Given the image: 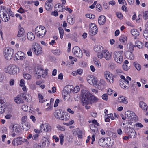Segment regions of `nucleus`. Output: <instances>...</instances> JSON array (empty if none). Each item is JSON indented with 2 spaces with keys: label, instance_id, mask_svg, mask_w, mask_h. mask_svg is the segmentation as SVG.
Here are the masks:
<instances>
[{
  "label": "nucleus",
  "instance_id": "obj_42",
  "mask_svg": "<svg viewBox=\"0 0 148 148\" xmlns=\"http://www.w3.org/2000/svg\"><path fill=\"white\" fill-rule=\"evenodd\" d=\"M39 101L40 103H42L45 101V99L44 98L43 96L40 94L38 95Z\"/></svg>",
  "mask_w": 148,
  "mask_h": 148
},
{
  "label": "nucleus",
  "instance_id": "obj_56",
  "mask_svg": "<svg viewBox=\"0 0 148 148\" xmlns=\"http://www.w3.org/2000/svg\"><path fill=\"white\" fill-rule=\"evenodd\" d=\"M39 136L38 134H35L33 136L32 139L33 140L38 141V137Z\"/></svg>",
  "mask_w": 148,
  "mask_h": 148
},
{
  "label": "nucleus",
  "instance_id": "obj_57",
  "mask_svg": "<svg viewBox=\"0 0 148 148\" xmlns=\"http://www.w3.org/2000/svg\"><path fill=\"white\" fill-rule=\"evenodd\" d=\"M21 108L22 110L24 111H26L28 110V107L27 105H23L22 106Z\"/></svg>",
  "mask_w": 148,
  "mask_h": 148
},
{
  "label": "nucleus",
  "instance_id": "obj_24",
  "mask_svg": "<svg viewBox=\"0 0 148 148\" xmlns=\"http://www.w3.org/2000/svg\"><path fill=\"white\" fill-rule=\"evenodd\" d=\"M5 100L4 98H0V113L2 114L4 112Z\"/></svg>",
  "mask_w": 148,
  "mask_h": 148
},
{
  "label": "nucleus",
  "instance_id": "obj_50",
  "mask_svg": "<svg viewBox=\"0 0 148 148\" xmlns=\"http://www.w3.org/2000/svg\"><path fill=\"white\" fill-rule=\"evenodd\" d=\"M143 35L144 38L148 40V30H145L143 32Z\"/></svg>",
  "mask_w": 148,
  "mask_h": 148
},
{
  "label": "nucleus",
  "instance_id": "obj_10",
  "mask_svg": "<svg viewBox=\"0 0 148 148\" xmlns=\"http://www.w3.org/2000/svg\"><path fill=\"white\" fill-rule=\"evenodd\" d=\"M73 54L76 57L81 58L82 56V53L80 48L77 46H75L73 49Z\"/></svg>",
  "mask_w": 148,
  "mask_h": 148
},
{
  "label": "nucleus",
  "instance_id": "obj_54",
  "mask_svg": "<svg viewBox=\"0 0 148 148\" xmlns=\"http://www.w3.org/2000/svg\"><path fill=\"white\" fill-rule=\"evenodd\" d=\"M67 21L71 25H73L74 23L73 18L71 17L68 18Z\"/></svg>",
  "mask_w": 148,
  "mask_h": 148
},
{
  "label": "nucleus",
  "instance_id": "obj_62",
  "mask_svg": "<svg viewBox=\"0 0 148 148\" xmlns=\"http://www.w3.org/2000/svg\"><path fill=\"white\" fill-rule=\"evenodd\" d=\"M77 72L78 74L81 75L82 74L83 71L82 69L80 68L77 70Z\"/></svg>",
  "mask_w": 148,
  "mask_h": 148
},
{
  "label": "nucleus",
  "instance_id": "obj_35",
  "mask_svg": "<svg viewBox=\"0 0 148 148\" xmlns=\"http://www.w3.org/2000/svg\"><path fill=\"white\" fill-rule=\"evenodd\" d=\"M64 89L67 91L68 93L73 92V86L72 85H67L64 87Z\"/></svg>",
  "mask_w": 148,
  "mask_h": 148
},
{
  "label": "nucleus",
  "instance_id": "obj_61",
  "mask_svg": "<svg viewBox=\"0 0 148 148\" xmlns=\"http://www.w3.org/2000/svg\"><path fill=\"white\" fill-rule=\"evenodd\" d=\"M116 15L117 17L120 19H122L123 18V15L121 13L117 12L116 13Z\"/></svg>",
  "mask_w": 148,
  "mask_h": 148
},
{
  "label": "nucleus",
  "instance_id": "obj_22",
  "mask_svg": "<svg viewBox=\"0 0 148 148\" xmlns=\"http://www.w3.org/2000/svg\"><path fill=\"white\" fill-rule=\"evenodd\" d=\"M127 130H128L127 132L130 138H133L136 137V133L134 129L131 128H129Z\"/></svg>",
  "mask_w": 148,
  "mask_h": 148
},
{
  "label": "nucleus",
  "instance_id": "obj_33",
  "mask_svg": "<svg viewBox=\"0 0 148 148\" xmlns=\"http://www.w3.org/2000/svg\"><path fill=\"white\" fill-rule=\"evenodd\" d=\"M118 100L119 102L123 103L124 104H126L128 102L127 100L125 99L124 97L123 96H120L119 97L118 99Z\"/></svg>",
  "mask_w": 148,
  "mask_h": 148
},
{
  "label": "nucleus",
  "instance_id": "obj_6",
  "mask_svg": "<svg viewBox=\"0 0 148 148\" xmlns=\"http://www.w3.org/2000/svg\"><path fill=\"white\" fill-rule=\"evenodd\" d=\"M14 53V51L11 48L7 47L4 49V56L7 60L11 59Z\"/></svg>",
  "mask_w": 148,
  "mask_h": 148
},
{
  "label": "nucleus",
  "instance_id": "obj_37",
  "mask_svg": "<svg viewBox=\"0 0 148 148\" xmlns=\"http://www.w3.org/2000/svg\"><path fill=\"white\" fill-rule=\"evenodd\" d=\"M70 93H68L64 89L62 92V95L64 101L67 99V97Z\"/></svg>",
  "mask_w": 148,
  "mask_h": 148
},
{
  "label": "nucleus",
  "instance_id": "obj_45",
  "mask_svg": "<svg viewBox=\"0 0 148 148\" xmlns=\"http://www.w3.org/2000/svg\"><path fill=\"white\" fill-rule=\"evenodd\" d=\"M134 126L136 129H139L140 128L143 127V125L140 123H137L134 124Z\"/></svg>",
  "mask_w": 148,
  "mask_h": 148
},
{
  "label": "nucleus",
  "instance_id": "obj_21",
  "mask_svg": "<svg viewBox=\"0 0 148 148\" xmlns=\"http://www.w3.org/2000/svg\"><path fill=\"white\" fill-rule=\"evenodd\" d=\"M22 138L18 137L13 139L12 142V144L14 146H17L21 144L23 141L22 140Z\"/></svg>",
  "mask_w": 148,
  "mask_h": 148
},
{
  "label": "nucleus",
  "instance_id": "obj_49",
  "mask_svg": "<svg viewBox=\"0 0 148 148\" xmlns=\"http://www.w3.org/2000/svg\"><path fill=\"white\" fill-rule=\"evenodd\" d=\"M80 88L79 86H77L74 88L73 90V93H77L79 91Z\"/></svg>",
  "mask_w": 148,
  "mask_h": 148
},
{
  "label": "nucleus",
  "instance_id": "obj_38",
  "mask_svg": "<svg viewBox=\"0 0 148 148\" xmlns=\"http://www.w3.org/2000/svg\"><path fill=\"white\" fill-rule=\"evenodd\" d=\"M24 32L25 31L24 29L22 27L20 28L18 32L17 36L18 37H20L22 36H23Z\"/></svg>",
  "mask_w": 148,
  "mask_h": 148
},
{
  "label": "nucleus",
  "instance_id": "obj_2",
  "mask_svg": "<svg viewBox=\"0 0 148 148\" xmlns=\"http://www.w3.org/2000/svg\"><path fill=\"white\" fill-rule=\"evenodd\" d=\"M0 17L3 21L5 22H7L10 19V16L5 7H1L0 8Z\"/></svg>",
  "mask_w": 148,
  "mask_h": 148
},
{
  "label": "nucleus",
  "instance_id": "obj_40",
  "mask_svg": "<svg viewBox=\"0 0 148 148\" xmlns=\"http://www.w3.org/2000/svg\"><path fill=\"white\" fill-rule=\"evenodd\" d=\"M131 33L132 35L135 37L138 36L139 34V32L134 29H132L131 31Z\"/></svg>",
  "mask_w": 148,
  "mask_h": 148
},
{
  "label": "nucleus",
  "instance_id": "obj_3",
  "mask_svg": "<svg viewBox=\"0 0 148 148\" xmlns=\"http://www.w3.org/2000/svg\"><path fill=\"white\" fill-rule=\"evenodd\" d=\"M35 32L36 34L38 37H43L45 35L46 30L44 26H39L36 27Z\"/></svg>",
  "mask_w": 148,
  "mask_h": 148
},
{
  "label": "nucleus",
  "instance_id": "obj_19",
  "mask_svg": "<svg viewBox=\"0 0 148 148\" xmlns=\"http://www.w3.org/2000/svg\"><path fill=\"white\" fill-rule=\"evenodd\" d=\"M15 57L18 60H23L25 59L26 58V55L24 53L21 51H18L15 55Z\"/></svg>",
  "mask_w": 148,
  "mask_h": 148
},
{
  "label": "nucleus",
  "instance_id": "obj_4",
  "mask_svg": "<svg viewBox=\"0 0 148 148\" xmlns=\"http://www.w3.org/2000/svg\"><path fill=\"white\" fill-rule=\"evenodd\" d=\"M97 57L99 59L104 58L107 60H110L111 59L112 57L111 54L107 50L105 49L101 54L97 56Z\"/></svg>",
  "mask_w": 148,
  "mask_h": 148
},
{
  "label": "nucleus",
  "instance_id": "obj_52",
  "mask_svg": "<svg viewBox=\"0 0 148 148\" xmlns=\"http://www.w3.org/2000/svg\"><path fill=\"white\" fill-rule=\"evenodd\" d=\"M134 66L135 67L136 69L138 70H140L141 69V66L136 62H134Z\"/></svg>",
  "mask_w": 148,
  "mask_h": 148
},
{
  "label": "nucleus",
  "instance_id": "obj_47",
  "mask_svg": "<svg viewBox=\"0 0 148 148\" xmlns=\"http://www.w3.org/2000/svg\"><path fill=\"white\" fill-rule=\"evenodd\" d=\"M136 46L139 48L141 49L143 47V45L141 42L139 41H137L135 42Z\"/></svg>",
  "mask_w": 148,
  "mask_h": 148
},
{
  "label": "nucleus",
  "instance_id": "obj_23",
  "mask_svg": "<svg viewBox=\"0 0 148 148\" xmlns=\"http://www.w3.org/2000/svg\"><path fill=\"white\" fill-rule=\"evenodd\" d=\"M107 138H101L99 139L98 142L99 144L103 147H106L108 145L107 142Z\"/></svg>",
  "mask_w": 148,
  "mask_h": 148
},
{
  "label": "nucleus",
  "instance_id": "obj_53",
  "mask_svg": "<svg viewBox=\"0 0 148 148\" xmlns=\"http://www.w3.org/2000/svg\"><path fill=\"white\" fill-rule=\"evenodd\" d=\"M143 17L145 20L148 19V11H145L143 12Z\"/></svg>",
  "mask_w": 148,
  "mask_h": 148
},
{
  "label": "nucleus",
  "instance_id": "obj_8",
  "mask_svg": "<svg viewBox=\"0 0 148 148\" xmlns=\"http://www.w3.org/2000/svg\"><path fill=\"white\" fill-rule=\"evenodd\" d=\"M21 130L20 126L18 125H14L11 131L10 132V134L12 137H14L17 134L20 133Z\"/></svg>",
  "mask_w": 148,
  "mask_h": 148
},
{
  "label": "nucleus",
  "instance_id": "obj_26",
  "mask_svg": "<svg viewBox=\"0 0 148 148\" xmlns=\"http://www.w3.org/2000/svg\"><path fill=\"white\" fill-rule=\"evenodd\" d=\"M106 21L105 17L103 15H101L98 19V23L100 25H104Z\"/></svg>",
  "mask_w": 148,
  "mask_h": 148
},
{
  "label": "nucleus",
  "instance_id": "obj_36",
  "mask_svg": "<svg viewBox=\"0 0 148 148\" xmlns=\"http://www.w3.org/2000/svg\"><path fill=\"white\" fill-rule=\"evenodd\" d=\"M55 7L56 8L57 11L60 12H62L64 10V8L62 6V5L60 3L56 5Z\"/></svg>",
  "mask_w": 148,
  "mask_h": 148
},
{
  "label": "nucleus",
  "instance_id": "obj_28",
  "mask_svg": "<svg viewBox=\"0 0 148 148\" xmlns=\"http://www.w3.org/2000/svg\"><path fill=\"white\" fill-rule=\"evenodd\" d=\"M139 105L141 108L144 111H146L147 110L148 106L146 103L143 101H141L139 103Z\"/></svg>",
  "mask_w": 148,
  "mask_h": 148
},
{
  "label": "nucleus",
  "instance_id": "obj_41",
  "mask_svg": "<svg viewBox=\"0 0 148 148\" xmlns=\"http://www.w3.org/2000/svg\"><path fill=\"white\" fill-rule=\"evenodd\" d=\"M95 135H93L92 136V138L90 137V136H88L87 137V139L86 140V143H88L89 142V140L90 139H91L92 142H91V143L92 144H93V142L95 140Z\"/></svg>",
  "mask_w": 148,
  "mask_h": 148
},
{
  "label": "nucleus",
  "instance_id": "obj_46",
  "mask_svg": "<svg viewBox=\"0 0 148 148\" xmlns=\"http://www.w3.org/2000/svg\"><path fill=\"white\" fill-rule=\"evenodd\" d=\"M23 98L25 99L26 101H31V97L29 94H26L23 96Z\"/></svg>",
  "mask_w": 148,
  "mask_h": 148
},
{
  "label": "nucleus",
  "instance_id": "obj_16",
  "mask_svg": "<svg viewBox=\"0 0 148 148\" xmlns=\"http://www.w3.org/2000/svg\"><path fill=\"white\" fill-rule=\"evenodd\" d=\"M40 129L42 132H47L51 131V128L49 125L47 123L42 124L40 126Z\"/></svg>",
  "mask_w": 148,
  "mask_h": 148
},
{
  "label": "nucleus",
  "instance_id": "obj_59",
  "mask_svg": "<svg viewBox=\"0 0 148 148\" xmlns=\"http://www.w3.org/2000/svg\"><path fill=\"white\" fill-rule=\"evenodd\" d=\"M24 77L25 79L28 80L30 79L31 77V75L27 73L24 74Z\"/></svg>",
  "mask_w": 148,
  "mask_h": 148
},
{
  "label": "nucleus",
  "instance_id": "obj_55",
  "mask_svg": "<svg viewBox=\"0 0 148 148\" xmlns=\"http://www.w3.org/2000/svg\"><path fill=\"white\" fill-rule=\"evenodd\" d=\"M53 53L56 55H59L60 53V51L59 49H56L52 51Z\"/></svg>",
  "mask_w": 148,
  "mask_h": 148
},
{
  "label": "nucleus",
  "instance_id": "obj_51",
  "mask_svg": "<svg viewBox=\"0 0 148 148\" xmlns=\"http://www.w3.org/2000/svg\"><path fill=\"white\" fill-rule=\"evenodd\" d=\"M85 16L87 18L92 19H93L95 18V15L91 14H86Z\"/></svg>",
  "mask_w": 148,
  "mask_h": 148
},
{
  "label": "nucleus",
  "instance_id": "obj_63",
  "mask_svg": "<svg viewBox=\"0 0 148 148\" xmlns=\"http://www.w3.org/2000/svg\"><path fill=\"white\" fill-rule=\"evenodd\" d=\"M106 115L107 116H108V117H109L110 119V118L112 120L115 119V118L113 116L112 114V113Z\"/></svg>",
  "mask_w": 148,
  "mask_h": 148
},
{
  "label": "nucleus",
  "instance_id": "obj_7",
  "mask_svg": "<svg viewBox=\"0 0 148 148\" xmlns=\"http://www.w3.org/2000/svg\"><path fill=\"white\" fill-rule=\"evenodd\" d=\"M113 58L114 61L118 64H121L123 61L122 53L119 51H114L113 53Z\"/></svg>",
  "mask_w": 148,
  "mask_h": 148
},
{
  "label": "nucleus",
  "instance_id": "obj_31",
  "mask_svg": "<svg viewBox=\"0 0 148 148\" xmlns=\"http://www.w3.org/2000/svg\"><path fill=\"white\" fill-rule=\"evenodd\" d=\"M14 100L15 102L18 104L23 103L24 102V101L21 97L18 96L14 98Z\"/></svg>",
  "mask_w": 148,
  "mask_h": 148
},
{
  "label": "nucleus",
  "instance_id": "obj_60",
  "mask_svg": "<svg viewBox=\"0 0 148 148\" xmlns=\"http://www.w3.org/2000/svg\"><path fill=\"white\" fill-rule=\"evenodd\" d=\"M20 38H19V40L20 42H24L26 39V38L25 36H22L19 37Z\"/></svg>",
  "mask_w": 148,
  "mask_h": 148
},
{
  "label": "nucleus",
  "instance_id": "obj_39",
  "mask_svg": "<svg viewBox=\"0 0 148 148\" xmlns=\"http://www.w3.org/2000/svg\"><path fill=\"white\" fill-rule=\"evenodd\" d=\"M45 8L47 10H50L52 8V3H46L45 4Z\"/></svg>",
  "mask_w": 148,
  "mask_h": 148
},
{
  "label": "nucleus",
  "instance_id": "obj_27",
  "mask_svg": "<svg viewBox=\"0 0 148 148\" xmlns=\"http://www.w3.org/2000/svg\"><path fill=\"white\" fill-rule=\"evenodd\" d=\"M62 110H58L54 112V116L56 118L60 119L61 116L62 114H61Z\"/></svg>",
  "mask_w": 148,
  "mask_h": 148
},
{
  "label": "nucleus",
  "instance_id": "obj_15",
  "mask_svg": "<svg viewBox=\"0 0 148 148\" xmlns=\"http://www.w3.org/2000/svg\"><path fill=\"white\" fill-rule=\"evenodd\" d=\"M125 114L127 115V117L129 119L132 120H138L137 116L132 111H127L125 112Z\"/></svg>",
  "mask_w": 148,
  "mask_h": 148
},
{
  "label": "nucleus",
  "instance_id": "obj_58",
  "mask_svg": "<svg viewBox=\"0 0 148 148\" xmlns=\"http://www.w3.org/2000/svg\"><path fill=\"white\" fill-rule=\"evenodd\" d=\"M96 10L99 11H101L102 10V7L99 4H97L96 7Z\"/></svg>",
  "mask_w": 148,
  "mask_h": 148
},
{
  "label": "nucleus",
  "instance_id": "obj_17",
  "mask_svg": "<svg viewBox=\"0 0 148 148\" xmlns=\"http://www.w3.org/2000/svg\"><path fill=\"white\" fill-rule=\"evenodd\" d=\"M48 70L47 69L44 70L42 68H40L38 69L36 73L38 76L45 78L47 75Z\"/></svg>",
  "mask_w": 148,
  "mask_h": 148
},
{
  "label": "nucleus",
  "instance_id": "obj_48",
  "mask_svg": "<svg viewBox=\"0 0 148 148\" xmlns=\"http://www.w3.org/2000/svg\"><path fill=\"white\" fill-rule=\"evenodd\" d=\"M56 127L58 130L61 131H64L65 130V126H62L59 125H57Z\"/></svg>",
  "mask_w": 148,
  "mask_h": 148
},
{
  "label": "nucleus",
  "instance_id": "obj_12",
  "mask_svg": "<svg viewBox=\"0 0 148 148\" xmlns=\"http://www.w3.org/2000/svg\"><path fill=\"white\" fill-rule=\"evenodd\" d=\"M32 50L36 55L41 54L42 53V49L40 45H33Z\"/></svg>",
  "mask_w": 148,
  "mask_h": 148
},
{
  "label": "nucleus",
  "instance_id": "obj_43",
  "mask_svg": "<svg viewBox=\"0 0 148 148\" xmlns=\"http://www.w3.org/2000/svg\"><path fill=\"white\" fill-rule=\"evenodd\" d=\"M59 32L60 35V37L62 39L63 38L64 31L62 27H59L58 28Z\"/></svg>",
  "mask_w": 148,
  "mask_h": 148
},
{
  "label": "nucleus",
  "instance_id": "obj_25",
  "mask_svg": "<svg viewBox=\"0 0 148 148\" xmlns=\"http://www.w3.org/2000/svg\"><path fill=\"white\" fill-rule=\"evenodd\" d=\"M69 118L70 116L68 113L63 112L60 120L66 121L69 119Z\"/></svg>",
  "mask_w": 148,
  "mask_h": 148
},
{
  "label": "nucleus",
  "instance_id": "obj_9",
  "mask_svg": "<svg viewBox=\"0 0 148 148\" xmlns=\"http://www.w3.org/2000/svg\"><path fill=\"white\" fill-rule=\"evenodd\" d=\"M131 78L129 76L127 77V81H122V80H119V84L121 87L123 89H128L129 88V84L130 81L131 80Z\"/></svg>",
  "mask_w": 148,
  "mask_h": 148
},
{
  "label": "nucleus",
  "instance_id": "obj_44",
  "mask_svg": "<svg viewBox=\"0 0 148 148\" xmlns=\"http://www.w3.org/2000/svg\"><path fill=\"white\" fill-rule=\"evenodd\" d=\"M59 137L60 140V144L61 145H63L64 143V136L63 134H60L59 135Z\"/></svg>",
  "mask_w": 148,
  "mask_h": 148
},
{
  "label": "nucleus",
  "instance_id": "obj_29",
  "mask_svg": "<svg viewBox=\"0 0 148 148\" xmlns=\"http://www.w3.org/2000/svg\"><path fill=\"white\" fill-rule=\"evenodd\" d=\"M125 55L126 57L131 60L134 59V56L131 51H128L125 53Z\"/></svg>",
  "mask_w": 148,
  "mask_h": 148
},
{
  "label": "nucleus",
  "instance_id": "obj_20",
  "mask_svg": "<svg viewBox=\"0 0 148 148\" xmlns=\"http://www.w3.org/2000/svg\"><path fill=\"white\" fill-rule=\"evenodd\" d=\"M105 49L104 47L101 45H95L94 48L93 49L95 52L97 53V56L100 54H101V52H103Z\"/></svg>",
  "mask_w": 148,
  "mask_h": 148
},
{
  "label": "nucleus",
  "instance_id": "obj_34",
  "mask_svg": "<svg viewBox=\"0 0 148 148\" xmlns=\"http://www.w3.org/2000/svg\"><path fill=\"white\" fill-rule=\"evenodd\" d=\"M22 127L23 130L27 131L30 128V125L29 123H25L23 124Z\"/></svg>",
  "mask_w": 148,
  "mask_h": 148
},
{
  "label": "nucleus",
  "instance_id": "obj_13",
  "mask_svg": "<svg viewBox=\"0 0 148 148\" xmlns=\"http://www.w3.org/2000/svg\"><path fill=\"white\" fill-rule=\"evenodd\" d=\"M97 32V28L95 24L91 23L90 25L89 33L92 36L96 35Z\"/></svg>",
  "mask_w": 148,
  "mask_h": 148
},
{
  "label": "nucleus",
  "instance_id": "obj_30",
  "mask_svg": "<svg viewBox=\"0 0 148 148\" xmlns=\"http://www.w3.org/2000/svg\"><path fill=\"white\" fill-rule=\"evenodd\" d=\"M119 41L122 44H126L127 41V36L124 35H122L119 37Z\"/></svg>",
  "mask_w": 148,
  "mask_h": 148
},
{
  "label": "nucleus",
  "instance_id": "obj_5",
  "mask_svg": "<svg viewBox=\"0 0 148 148\" xmlns=\"http://www.w3.org/2000/svg\"><path fill=\"white\" fill-rule=\"evenodd\" d=\"M17 67L13 65H11L6 67L4 69L5 73L10 75H14L16 74Z\"/></svg>",
  "mask_w": 148,
  "mask_h": 148
},
{
  "label": "nucleus",
  "instance_id": "obj_11",
  "mask_svg": "<svg viewBox=\"0 0 148 148\" xmlns=\"http://www.w3.org/2000/svg\"><path fill=\"white\" fill-rule=\"evenodd\" d=\"M104 77L107 79V81L110 83H113L114 77L112 74L107 71H105L104 73Z\"/></svg>",
  "mask_w": 148,
  "mask_h": 148
},
{
  "label": "nucleus",
  "instance_id": "obj_1",
  "mask_svg": "<svg viewBox=\"0 0 148 148\" xmlns=\"http://www.w3.org/2000/svg\"><path fill=\"white\" fill-rule=\"evenodd\" d=\"M81 95L83 98L82 103L83 106H86L90 103L97 102L98 99L90 94L87 90H82Z\"/></svg>",
  "mask_w": 148,
  "mask_h": 148
},
{
  "label": "nucleus",
  "instance_id": "obj_64",
  "mask_svg": "<svg viewBox=\"0 0 148 148\" xmlns=\"http://www.w3.org/2000/svg\"><path fill=\"white\" fill-rule=\"evenodd\" d=\"M25 82L23 79H21L20 81V86L22 87L25 86Z\"/></svg>",
  "mask_w": 148,
  "mask_h": 148
},
{
  "label": "nucleus",
  "instance_id": "obj_32",
  "mask_svg": "<svg viewBox=\"0 0 148 148\" xmlns=\"http://www.w3.org/2000/svg\"><path fill=\"white\" fill-rule=\"evenodd\" d=\"M27 36L28 39L30 41H32L35 39V36L32 32H28L27 34Z\"/></svg>",
  "mask_w": 148,
  "mask_h": 148
},
{
  "label": "nucleus",
  "instance_id": "obj_14",
  "mask_svg": "<svg viewBox=\"0 0 148 148\" xmlns=\"http://www.w3.org/2000/svg\"><path fill=\"white\" fill-rule=\"evenodd\" d=\"M87 80L88 82L90 84L93 85L95 87L98 81L96 77L91 75L88 76L87 78Z\"/></svg>",
  "mask_w": 148,
  "mask_h": 148
},
{
  "label": "nucleus",
  "instance_id": "obj_18",
  "mask_svg": "<svg viewBox=\"0 0 148 148\" xmlns=\"http://www.w3.org/2000/svg\"><path fill=\"white\" fill-rule=\"evenodd\" d=\"M106 84V83L105 81L104 80L101 79L98 83L97 82L95 87L100 90H102L104 88V86Z\"/></svg>",
  "mask_w": 148,
  "mask_h": 148
}]
</instances>
